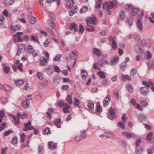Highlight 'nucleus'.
I'll use <instances>...</instances> for the list:
<instances>
[{
	"mask_svg": "<svg viewBox=\"0 0 154 154\" xmlns=\"http://www.w3.org/2000/svg\"><path fill=\"white\" fill-rule=\"evenodd\" d=\"M7 147H5L3 148H2L1 149V154H6L7 153Z\"/></svg>",
	"mask_w": 154,
	"mask_h": 154,
	"instance_id": "59",
	"label": "nucleus"
},
{
	"mask_svg": "<svg viewBox=\"0 0 154 154\" xmlns=\"http://www.w3.org/2000/svg\"><path fill=\"white\" fill-rule=\"evenodd\" d=\"M46 30L48 32L51 34L53 36H55L56 35L55 33L53 32L51 29L48 28H47Z\"/></svg>",
	"mask_w": 154,
	"mask_h": 154,
	"instance_id": "48",
	"label": "nucleus"
},
{
	"mask_svg": "<svg viewBox=\"0 0 154 154\" xmlns=\"http://www.w3.org/2000/svg\"><path fill=\"white\" fill-rule=\"evenodd\" d=\"M122 79L124 80H125V79H127L128 80H129L131 79V78L129 76L127 75H122Z\"/></svg>",
	"mask_w": 154,
	"mask_h": 154,
	"instance_id": "58",
	"label": "nucleus"
},
{
	"mask_svg": "<svg viewBox=\"0 0 154 154\" xmlns=\"http://www.w3.org/2000/svg\"><path fill=\"white\" fill-rule=\"evenodd\" d=\"M141 104L143 106L146 107L147 105V102L146 100H142L141 102Z\"/></svg>",
	"mask_w": 154,
	"mask_h": 154,
	"instance_id": "63",
	"label": "nucleus"
},
{
	"mask_svg": "<svg viewBox=\"0 0 154 154\" xmlns=\"http://www.w3.org/2000/svg\"><path fill=\"white\" fill-rule=\"evenodd\" d=\"M138 9L136 8H134L132 9L131 12V14L132 15H135L138 12Z\"/></svg>",
	"mask_w": 154,
	"mask_h": 154,
	"instance_id": "36",
	"label": "nucleus"
},
{
	"mask_svg": "<svg viewBox=\"0 0 154 154\" xmlns=\"http://www.w3.org/2000/svg\"><path fill=\"white\" fill-rule=\"evenodd\" d=\"M63 107V110L64 113H68L70 112L69 111L70 109V107L69 105L67 103L65 104Z\"/></svg>",
	"mask_w": 154,
	"mask_h": 154,
	"instance_id": "14",
	"label": "nucleus"
},
{
	"mask_svg": "<svg viewBox=\"0 0 154 154\" xmlns=\"http://www.w3.org/2000/svg\"><path fill=\"white\" fill-rule=\"evenodd\" d=\"M24 83V81L21 79L17 80L15 81V84L17 86L22 85Z\"/></svg>",
	"mask_w": 154,
	"mask_h": 154,
	"instance_id": "23",
	"label": "nucleus"
},
{
	"mask_svg": "<svg viewBox=\"0 0 154 154\" xmlns=\"http://www.w3.org/2000/svg\"><path fill=\"white\" fill-rule=\"evenodd\" d=\"M34 128V127L31 126V123L30 121H29L28 123H25L24 124V128L23 130L25 131H26L27 130H31Z\"/></svg>",
	"mask_w": 154,
	"mask_h": 154,
	"instance_id": "7",
	"label": "nucleus"
},
{
	"mask_svg": "<svg viewBox=\"0 0 154 154\" xmlns=\"http://www.w3.org/2000/svg\"><path fill=\"white\" fill-rule=\"evenodd\" d=\"M50 130L48 128H46L44 131V133L45 134H48L49 133Z\"/></svg>",
	"mask_w": 154,
	"mask_h": 154,
	"instance_id": "64",
	"label": "nucleus"
},
{
	"mask_svg": "<svg viewBox=\"0 0 154 154\" xmlns=\"http://www.w3.org/2000/svg\"><path fill=\"white\" fill-rule=\"evenodd\" d=\"M108 39L110 41H111L112 42V48L114 50H116L117 48V45L116 41V37L112 38L111 36H110L108 38Z\"/></svg>",
	"mask_w": 154,
	"mask_h": 154,
	"instance_id": "5",
	"label": "nucleus"
},
{
	"mask_svg": "<svg viewBox=\"0 0 154 154\" xmlns=\"http://www.w3.org/2000/svg\"><path fill=\"white\" fill-rule=\"evenodd\" d=\"M78 54V51L76 50H74L71 53L70 55V58L72 59H75Z\"/></svg>",
	"mask_w": 154,
	"mask_h": 154,
	"instance_id": "13",
	"label": "nucleus"
},
{
	"mask_svg": "<svg viewBox=\"0 0 154 154\" xmlns=\"http://www.w3.org/2000/svg\"><path fill=\"white\" fill-rule=\"evenodd\" d=\"M66 101L69 104H71L73 102L72 100L71 95H68L66 98Z\"/></svg>",
	"mask_w": 154,
	"mask_h": 154,
	"instance_id": "37",
	"label": "nucleus"
},
{
	"mask_svg": "<svg viewBox=\"0 0 154 154\" xmlns=\"http://www.w3.org/2000/svg\"><path fill=\"white\" fill-rule=\"evenodd\" d=\"M118 126L122 128L123 129L125 128V124L123 122L119 121L118 122Z\"/></svg>",
	"mask_w": 154,
	"mask_h": 154,
	"instance_id": "46",
	"label": "nucleus"
},
{
	"mask_svg": "<svg viewBox=\"0 0 154 154\" xmlns=\"http://www.w3.org/2000/svg\"><path fill=\"white\" fill-rule=\"evenodd\" d=\"M134 38L135 40L137 42H139L140 41V38L139 36L137 34H135L134 35Z\"/></svg>",
	"mask_w": 154,
	"mask_h": 154,
	"instance_id": "56",
	"label": "nucleus"
},
{
	"mask_svg": "<svg viewBox=\"0 0 154 154\" xmlns=\"http://www.w3.org/2000/svg\"><path fill=\"white\" fill-rule=\"evenodd\" d=\"M134 48L137 52H140L141 51L140 45L139 44H137L135 46Z\"/></svg>",
	"mask_w": 154,
	"mask_h": 154,
	"instance_id": "45",
	"label": "nucleus"
},
{
	"mask_svg": "<svg viewBox=\"0 0 154 154\" xmlns=\"http://www.w3.org/2000/svg\"><path fill=\"white\" fill-rule=\"evenodd\" d=\"M93 52L97 57L101 55L100 51L98 49L96 48H94L93 49Z\"/></svg>",
	"mask_w": 154,
	"mask_h": 154,
	"instance_id": "18",
	"label": "nucleus"
},
{
	"mask_svg": "<svg viewBox=\"0 0 154 154\" xmlns=\"http://www.w3.org/2000/svg\"><path fill=\"white\" fill-rule=\"evenodd\" d=\"M51 42V39L50 38H47L43 43V46L46 48L48 47Z\"/></svg>",
	"mask_w": 154,
	"mask_h": 154,
	"instance_id": "20",
	"label": "nucleus"
},
{
	"mask_svg": "<svg viewBox=\"0 0 154 154\" xmlns=\"http://www.w3.org/2000/svg\"><path fill=\"white\" fill-rule=\"evenodd\" d=\"M4 68L3 69V70L4 73L8 74L9 73L10 71L9 68L5 66H3Z\"/></svg>",
	"mask_w": 154,
	"mask_h": 154,
	"instance_id": "34",
	"label": "nucleus"
},
{
	"mask_svg": "<svg viewBox=\"0 0 154 154\" xmlns=\"http://www.w3.org/2000/svg\"><path fill=\"white\" fill-rule=\"evenodd\" d=\"M11 116L14 120V124L17 125H19L20 124L19 119L20 118L22 119H26L27 117V115L25 113L20 114L17 113V117L13 115H11Z\"/></svg>",
	"mask_w": 154,
	"mask_h": 154,
	"instance_id": "2",
	"label": "nucleus"
},
{
	"mask_svg": "<svg viewBox=\"0 0 154 154\" xmlns=\"http://www.w3.org/2000/svg\"><path fill=\"white\" fill-rule=\"evenodd\" d=\"M47 62V59L46 58H43L40 62V64L42 66H45Z\"/></svg>",
	"mask_w": 154,
	"mask_h": 154,
	"instance_id": "32",
	"label": "nucleus"
},
{
	"mask_svg": "<svg viewBox=\"0 0 154 154\" xmlns=\"http://www.w3.org/2000/svg\"><path fill=\"white\" fill-rule=\"evenodd\" d=\"M67 2H66V7L68 8H72V10L74 8L73 7H76L73 6L74 3L73 1L72 0H67Z\"/></svg>",
	"mask_w": 154,
	"mask_h": 154,
	"instance_id": "10",
	"label": "nucleus"
},
{
	"mask_svg": "<svg viewBox=\"0 0 154 154\" xmlns=\"http://www.w3.org/2000/svg\"><path fill=\"white\" fill-rule=\"evenodd\" d=\"M99 64V63L98 62L94 64L93 66H94L95 69L97 70H99L100 69V68L98 66Z\"/></svg>",
	"mask_w": 154,
	"mask_h": 154,
	"instance_id": "54",
	"label": "nucleus"
},
{
	"mask_svg": "<svg viewBox=\"0 0 154 154\" xmlns=\"http://www.w3.org/2000/svg\"><path fill=\"white\" fill-rule=\"evenodd\" d=\"M29 18L30 20V23L31 24H34L35 23L36 21V19L34 17L32 16L30 17H29Z\"/></svg>",
	"mask_w": 154,
	"mask_h": 154,
	"instance_id": "24",
	"label": "nucleus"
},
{
	"mask_svg": "<svg viewBox=\"0 0 154 154\" xmlns=\"http://www.w3.org/2000/svg\"><path fill=\"white\" fill-rule=\"evenodd\" d=\"M48 26L50 27L53 29H54L55 28V26L54 24L51 20L48 21Z\"/></svg>",
	"mask_w": 154,
	"mask_h": 154,
	"instance_id": "35",
	"label": "nucleus"
},
{
	"mask_svg": "<svg viewBox=\"0 0 154 154\" xmlns=\"http://www.w3.org/2000/svg\"><path fill=\"white\" fill-rule=\"evenodd\" d=\"M138 117L140 122H142V121L141 119L143 120H145L146 119V117L145 116H144L143 114H140L138 115Z\"/></svg>",
	"mask_w": 154,
	"mask_h": 154,
	"instance_id": "38",
	"label": "nucleus"
},
{
	"mask_svg": "<svg viewBox=\"0 0 154 154\" xmlns=\"http://www.w3.org/2000/svg\"><path fill=\"white\" fill-rule=\"evenodd\" d=\"M15 64L16 66L17 67L18 69L21 72H23V69L22 68L23 64L20 63L19 60H16Z\"/></svg>",
	"mask_w": 154,
	"mask_h": 154,
	"instance_id": "15",
	"label": "nucleus"
},
{
	"mask_svg": "<svg viewBox=\"0 0 154 154\" xmlns=\"http://www.w3.org/2000/svg\"><path fill=\"white\" fill-rule=\"evenodd\" d=\"M14 2V0H5V4L8 6L11 5Z\"/></svg>",
	"mask_w": 154,
	"mask_h": 154,
	"instance_id": "28",
	"label": "nucleus"
},
{
	"mask_svg": "<svg viewBox=\"0 0 154 154\" xmlns=\"http://www.w3.org/2000/svg\"><path fill=\"white\" fill-rule=\"evenodd\" d=\"M111 63L113 65L116 64L119 61V57L118 56H115L111 59Z\"/></svg>",
	"mask_w": 154,
	"mask_h": 154,
	"instance_id": "21",
	"label": "nucleus"
},
{
	"mask_svg": "<svg viewBox=\"0 0 154 154\" xmlns=\"http://www.w3.org/2000/svg\"><path fill=\"white\" fill-rule=\"evenodd\" d=\"M43 146L42 145H39L38 147V151L39 153H40L43 150Z\"/></svg>",
	"mask_w": 154,
	"mask_h": 154,
	"instance_id": "53",
	"label": "nucleus"
},
{
	"mask_svg": "<svg viewBox=\"0 0 154 154\" xmlns=\"http://www.w3.org/2000/svg\"><path fill=\"white\" fill-rule=\"evenodd\" d=\"M133 8V6L131 4H128L125 5L124 6L125 10L129 11L131 9Z\"/></svg>",
	"mask_w": 154,
	"mask_h": 154,
	"instance_id": "25",
	"label": "nucleus"
},
{
	"mask_svg": "<svg viewBox=\"0 0 154 154\" xmlns=\"http://www.w3.org/2000/svg\"><path fill=\"white\" fill-rule=\"evenodd\" d=\"M80 134L82 138H85L86 137L85 130H83L81 131L80 132Z\"/></svg>",
	"mask_w": 154,
	"mask_h": 154,
	"instance_id": "52",
	"label": "nucleus"
},
{
	"mask_svg": "<svg viewBox=\"0 0 154 154\" xmlns=\"http://www.w3.org/2000/svg\"><path fill=\"white\" fill-rule=\"evenodd\" d=\"M89 27L86 28L87 30L90 32H93L94 31L95 29L94 27L92 26H88Z\"/></svg>",
	"mask_w": 154,
	"mask_h": 154,
	"instance_id": "47",
	"label": "nucleus"
},
{
	"mask_svg": "<svg viewBox=\"0 0 154 154\" xmlns=\"http://www.w3.org/2000/svg\"><path fill=\"white\" fill-rule=\"evenodd\" d=\"M87 106L88 110H92L94 109V105L91 102L88 103Z\"/></svg>",
	"mask_w": 154,
	"mask_h": 154,
	"instance_id": "26",
	"label": "nucleus"
},
{
	"mask_svg": "<svg viewBox=\"0 0 154 154\" xmlns=\"http://www.w3.org/2000/svg\"><path fill=\"white\" fill-rule=\"evenodd\" d=\"M96 20V17H94L93 18L91 17L88 18L86 20V23L88 26H89L90 24L92 23L94 24Z\"/></svg>",
	"mask_w": 154,
	"mask_h": 154,
	"instance_id": "8",
	"label": "nucleus"
},
{
	"mask_svg": "<svg viewBox=\"0 0 154 154\" xmlns=\"http://www.w3.org/2000/svg\"><path fill=\"white\" fill-rule=\"evenodd\" d=\"M26 51L27 52L32 53L34 57L37 56L39 53L38 51H34L33 47L31 45H28L27 47Z\"/></svg>",
	"mask_w": 154,
	"mask_h": 154,
	"instance_id": "3",
	"label": "nucleus"
},
{
	"mask_svg": "<svg viewBox=\"0 0 154 154\" xmlns=\"http://www.w3.org/2000/svg\"><path fill=\"white\" fill-rule=\"evenodd\" d=\"M26 136L24 133H22L21 135V141L22 142H24L25 140L26 139Z\"/></svg>",
	"mask_w": 154,
	"mask_h": 154,
	"instance_id": "55",
	"label": "nucleus"
},
{
	"mask_svg": "<svg viewBox=\"0 0 154 154\" xmlns=\"http://www.w3.org/2000/svg\"><path fill=\"white\" fill-rule=\"evenodd\" d=\"M122 133L124 136L128 138H129L131 137H134L135 136L134 134L132 133H128L125 132H123Z\"/></svg>",
	"mask_w": 154,
	"mask_h": 154,
	"instance_id": "17",
	"label": "nucleus"
},
{
	"mask_svg": "<svg viewBox=\"0 0 154 154\" xmlns=\"http://www.w3.org/2000/svg\"><path fill=\"white\" fill-rule=\"evenodd\" d=\"M53 123L54 125L58 128H60L61 127V125L60 124L61 123L60 119H56L53 121Z\"/></svg>",
	"mask_w": 154,
	"mask_h": 154,
	"instance_id": "11",
	"label": "nucleus"
},
{
	"mask_svg": "<svg viewBox=\"0 0 154 154\" xmlns=\"http://www.w3.org/2000/svg\"><path fill=\"white\" fill-rule=\"evenodd\" d=\"M151 15L152 17H149L150 21L152 23H154V20L152 19L154 18V13L152 14Z\"/></svg>",
	"mask_w": 154,
	"mask_h": 154,
	"instance_id": "60",
	"label": "nucleus"
},
{
	"mask_svg": "<svg viewBox=\"0 0 154 154\" xmlns=\"http://www.w3.org/2000/svg\"><path fill=\"white\" fill-rule=\"evenodd\" d=\"M141 140L140 139H137L136 142V145L137 147H140L139 146L141 142Z\"/></svg>",
	"mask_w": 154,
	"mask_h": 154,
	"instance_id": "62",
	"label": "nucleus"
},
{
	"mask_svg": "<svg viewBox=\"0 0 154 154\" xmlns=\"http://www.w3.org/2000/svg\"><path fill=\"white\" fill-rule=\"evenodd\" d=\"M114 7V4L112 2H111L109 5L107 6L106 8V10L107 11L109 12L108 14L110 15L111 13L110 12V9H112Z\"/></svg>",
	"mask_w": 154,
	"mask_h": 154,
	"instance_id": "16",
	"label": "nucleus"
},
{
	"mask_svg": "<svg viewBox=\"0 0 154 154\" xmlns=\"http://www.w3.org/2000/svg\"><path fill=\"white\" fill-rule=\"evenodd\" d=\"M137 26L140 30L142 29V25L140 19H139L137 24Z\"/></svg>",
	"mask_w": 154,
	"mask_h": 154,
	"instance_id": "31",
	"label": "nucleus"
},
{
	"mask_svg": "<svg viewBox=\"0 0 154 154\" xmlns=\"http://www.w3.org/2000/svg\"><path fill=\"white\" fill-rule=\"evenodd\" d=\"M153 133L152 132H150L148 134L146 139L147 141H151L152 138Z\"/></svg>",
	"mask_w": 154,
	"mask_h": 154,
	"instance_id": "30",
	"label": "nucleus"
},
{
	"mask_svg": "<svg viewBox=\"0 0 154 154\" xmlns=\"http://www.w3.org/2000/svg\"><path fill=\"white\" fill-rule=\"evenodd\" d=\"M106 136L107 137L109 138H112L114 136L113 134L110 132L106 133Z\"/></svg>",
	"mask_w": 154,
	"mask_h": 154,
	"instance_id": "50",
	"label": "nucleus"
},
{
	"mask_svg": "<svg viewBox=\"0 0 154 154\" xmlns=\"http://www.w3.org/2000/svg\"><path fill=\"white\" fill-rule=\"evenodd\" d=\"M102 3V0H98L96 2L95 7L96 8L98 9L101 8Z\"/></svg>",
	"mask_w": 154,
	"mask_h": 154,
	"instance_id": "22",
	"label": "nucleus"
},
{
	"mask_svg": "<svg viewBox=\"0 0 154 154\" xmlns=\"http://www.w3.org/2000/svg\"><path fill=\"white\" fill-rule=\"evenodd\" d=\"M32 98V95H28L26 96L25 97V100H28L29 102Z\"/></svg>",
	"mask_w": 154,
	"mask_h": 154,
	"instance_id": "61",
	"label": "nucleus"
},
{
	"mask_svg": "<svg viewBox=\"0 0 154 154\" xmlns=\"http://www.w3.org/2000/svg\"><path fill=\"white\" fill-rule=\"evenodd\" d=\"M22 32H18L14 36V40L15 42H22L23 41V38L20 36L23 35Z\"/></svg>",
	"mask_w": 154,
	"mask_h": 154,
	"instance_id": "4",
	"label": "nucleus"
},
{
	"mask_svg": "<svg viewBox=\"0 0 154 154\" xmlns=\"http://www.w3.org/2000/svg\"><path fill=\"white\" fill-rule=\"evenodd\" d=\"M29 105V102L28 100H25L22 103L23 107L24 108H27L28 107Z\"/></svg>",
	"mask_w": 154,
	"mask_h": 154,
	"instance_id": "19",
	"label": "nucleus"
},
{
	"mask_svg": "<svg viewBox=\"0 0 154 154\" xmlns=\"http://www.w3.org/2000/svg\"><path fill=\"white\" fill-rule=\"evenodd\" d=\"M11 29L13 30L16 31L20 29V27L17 25L12 26L11 27Z\"/></svg>",
	"mask_w": 154,
	"mask_h": 154,
	"instance_id": "39",
	"label": "nucleus"
},
{
	"mask_svg": "<svg viewBox=\"0 0 154 154\" xmlns=\"http://www.w3.org/2000/svg\"><path fill=\"white\" fill-rule=\"evenodd\" d=\"M111 98L109 95H107L103 101L104 105L106 106L108 105L110 102Z\"/></svg>",
	"mask_w": 154,
	"mask_h": 154,
	"instance_id": "12",
	"label": "nucleus"
},
{
	"mask_svg": "<svg viewBox=\"0 0 154 154\" xmlns=\"http://www.w3.org/2000/svg\"><path fill=\"white\" fill-rule=\"evenodd\" d=\"M4 88V90L7 92L10 91L11 89V87L8 85H5Z\"/></svg>",
	"mask_w": 154,
	"mask_h": 154,
	"instance_id": "41",
	"label": "nucleus"
},
{
	"mask_svg": "<svg viewBox=\"0 0 154 154\" xmlns=\"http://www.w3.org/2000/svg\"><path fill=\"white\" fill-rule=\"evenodd\" d=\"M88 10V7L85 6L83 7L80 10V12L81 13H82L86 12Z\"/></svg>",
	"mask_w": 154,
	"mask_h": 154,
	"instance_id": "44",
	"label": "nucleus"
},
{
	"mask_svg": "<svg viewBox=\"0 0 154 154\" xmlns=\"http://www.w3.org/2000/svg\"><path fill=\"white\" fill-rule=\"evenodd\" d=\"M81 75L82 78L84 79H86L88 75L86 71L82 70L81 72Z\"/></svg>",
	"mask_w": 154,
	"mask_h": 154,
	"instance_id": "27",
	"label": "nucleus"
},
{
	"mask_svg": "<svg viewBox=\"0 0 154 154\" xmlns=\"http://www.w3.org/2000/svg\"><path fill=\"white\" fill-rule=\"evenodd\" d=\"M143 151L142 148L141 147H137V152L138 154H139L141 153Z\"/></svg>",
	"mask_w": 154,
	"mask_h": 154,
	"instance_id": "57",
	"label": "nucleus"
},
{
	"mask_svg": "<svg viewBox=\"0 0 154 154\" xmlns=\"http://www.w3.org/2000/svg\"><path fill=\"white\" fill-rule=\"evenodd\" d=\"M74 105L77 106H79L80 103V102L79 100L77 98H75L74 99Z\"/></svg>",
	"mask_w": 154,
	"mask_h": 154,
	"instance_id": "42",
	"label": "nucleus"
},
{
	"mask_svg": "<svg viewBox=\"0 0 154 154\" xmlns=\"http://www.w3.org/2000/svg\"><path fill=\"white\" fill-rule=\"evenodd\" d=\"M62 55L60 54H58L56 55L53 58V60L54 61H58L60 60V59L61 58Z\"/></svg>",
	"mask_w": 154,
	"mask_h": 154,
	"instance_id": "40",
	"label": "nucleus"
},
{
	"mask_svg": "<svg viewBox=\"0 0 154 154\" xmlns=\"http://www.w3.org/2000/svg\"><path fill=\"white\" fill-rule=\"evenodd\" d=\"M73 9H74V11H72L71 10L69 13V15L70 16L73 15L74 13H75L77 11V8L76 7H73Z\"/></svg>",
	"mask_w": 154,
	"mask_h": 154,
	"instance_id": "51",
	"label": "nucleus"
},
{
	"mask_svg": "<svg viewBox=\"0 0 154 154\" xmlns=\"http://www.w3.org/2000/svg\"><path fill=\"white\" fill-rule=\"evenodd\" d=\"M97 75L101 78L104 79L105 78V76L104 74V72L102 71H99L98 72Z\"/></svg>",
	"mask_w": 154,
	"mask_h": 154,
	"instance_id": "29",
	"label": "nucleus"
},
{
	"mask_svg": "<svg viewBox=\"0 0 154 154\" xmlns=\"http://www.w3.org/2000/svg\"><path fill=\"white\" fill-rule=\"evenodd\" d=\"M137 73V71L134 68H132L131 70L130 75L131 76H133Z\"/></svg>",
	"mask_w": 154,
	"mask_h": 154,
	"instance_id": "43",
	"label": "nucleus"
},
{
	"mask_svg": "<svg viewBox=\"0 0 154 154\" xmlns=\"http://www.w3.org/2000/svg\"><path fill=\"white\" fill-rule=\"evenodd\" d=\"M125 14L124 11H121L119 13V18L120 19H123L125 17Z\"/></svg>",
	"mask_w": 154,
	"mask_h": 154,
	"instance_id": "33",
	"label": "nucleus"
},
{
	"mask_svg": "<svg viewBox=\"0 0 154 154\" xmlns=\"http://www.w3.org/2000/svg\"><path fill=\"white\" fill-rule=\"evenodd\" d=\"M115 110L112 107H111L109 109V115L108 117L111 120H113L116 116Z\"/></svg>",
	"mask_w": 154,
	"mask_h": 154,
	"instance_id": "6",
	"label": "nucleus"
},
{
	"mask_svg": "<svg viewBox=\"0 0 154 154\" xmlns=\"http://www.w3.org/2000/svg\"><path fill=\"white\" fill-rule=\"evenodd\" d=\"M48 148L51 150H54L57 147V144L52 141L48 142Z\"/></svg>",
	"mask_w": 154,
	"mask_h": 154,
	"instance_id": "9",
	"label": "nucleus"
},
{
	"mask_svg": "<svg viewBox=\"0 0 154 154\" xmlns=\"http://www.w3.org/2000/svg\"><path fill=\"white\" fill-rule=\"evenodd\" d=\"M127 89L130 93L132 92L133 91V88L130 84H128L127 85Z\"/></svg>",
	"mask_w": 154,
	"mask_h": 154,
	"instance_id": "49",
	"label": "nucleus"
},
{
	"mask_svg": "<svg viewBox=\"0 0 154 154\" xmlns=\"http://www.w3.org/2000/svg\"><path fill=\"white\" fill-rule=\"evenodd\" d=\"M142 83L144 85L146 86V87H144L140 88L141 93L144 96H146L149 91L150 86L153 85V83L151 82H148L146 81H143Z\"/></svg>",
	"mask_w": 154,
	"mask_h": 154,
	"instance_id": "1",
	"label": "nucleus"
}]
</instances>
